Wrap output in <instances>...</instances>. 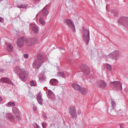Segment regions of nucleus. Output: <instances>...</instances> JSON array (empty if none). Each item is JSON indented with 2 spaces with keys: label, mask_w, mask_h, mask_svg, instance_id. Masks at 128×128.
I'll return each mask as SVG.
<instances>
[{
  "label": "nucleus",
  "mask_w": 128,
  "mask_h": 128,
  "mask_svg": "<svg viewBox=\"0 0 128 128\" xmlns=\"http://www.w3.org/2000/svg\"><path fill=\"white\" fill-rule=\"evenodd\" d=\"M30 83L32 86H36V84H34V81H31Z\"/></svg>",
  "instance_id": "nucleus-32"
},
{
  "label": "nucleus",
  "mask_w": 128,
  "mask_h": 128,
  "mask_svg": "<svg viewBox=\"0 0 128 128\" xmlns=\"http://www.w3.org/2000/svg\"><path fill=\"white\" fill-rule=\"evenodd\" d=\"M58 76H60V78H64L66 76L64 75V73L63 72H59L58 74Z\"/></svg>",
  "instance_id": "nucleus-25"
},
{
  "label": "nucleus",
  "mask_w": 128,
  "mask_h": 128,
  "mask_svg": "<svg viewBox=\"0 0 128 128\" xmlns=\"http://www.w3.org/2000/svg\"><path fill=\"white\" fill-rule=\"evenodd\" d=\"M33 126H34V128H38V125L36 123H34Z\"/></svg>",
  "instance_id": "nucleus-33"
},
{
  "label": "nucleus",
  "mask_w": 128,
  "mask_h": 128,
  "mask_svg": "<svg viewBox=\"0 0 128 128\" xmlns=\"http://www.w3.org/2000/svg\"><path fill=\"white\" fill-rule=\"evenodd\" d=\"M112 108H116V102L114 100H112Z\"/></svg>",
  "instance_id": "nucleus-29"
},
{
  "label": "nucleus",
  "mask_w": 128,
  "mask_h": 128,
  "mask_svg": "<svg viewBox=\"0 0 128 128\" xmlns=\"http://www.w3.org/2000/svg\"><path fill=\"white\" fill-rule=\"evenodd\" d=\"M0 22H4V19L0 17Z\"/></svg>",
  "instance_id": "nucleus-35"
},
{
  "label": "nucleus",
  "mask_w": 128,
  "mask_h": 128,
  "mask_svg": "<svg viewBox=\"0 0 128 128\" xmlns=\"http://www.w3.org/2000/svg\"><path fill=\"white\" fill-rule=\"evenodd\" d=\"M2 102V97H0V102Z\"/></svg>",
  "instance_id": "nucleus-39"
},
{
  "label": "nucleus",
  "mask_w": 128,
  "mask_h": 128,
  "mask_svg": "<svg viewBox=\"0 0 128 128\" xmlns=\"http://www.w3.org/2000/svg\"><path fill=\"white\" fill-rule=\"evenodd\" d=\"M72 86L74 88V90H77L78 92H80V88H82V86H80L78 85L76 83L72 84Z\"/></svg>",
  "instance_id": "nucleus-16"
},
{
  "label": "nucleus",
  "mask_w": 128,
  "mask_h": 128,
  "mask_svg": "<svg viewBox=\"0 0 128 128\" xmlns=\"http://www.w3.org/2000/svg\"><path fill=\"white\" fill-rule=\"evenodd\" d=\"M96 86L98 88H104L106 86L107 84L104 81L102 80L99 81L97 83Z\"/></svg>",
  "instance_id": "nucleus-11"
},
{
  "label": "nucleus",
  "mask_w": 128,
  "mask_h": 128,
  "mask_svg": "<svg viewBox=\"0 0 128 128\" xmlns=\"http://www.w3.org/2000/svg\"><path fill=\"white\" fill-rule=\"evenodd\" d=\"M118 22L120 24H126V22H128V17H120Z\"/></svg>",
  "instance_id": "nucleus-14"
},
{
  "label": "nucleus",
  "mask_w": 128,
  "mask_h": 128,
  "mask_svg": "<svg viewBox=\"0 0 128 128\" xmlns=\"http://www.w3.org/2000/svg\"><path fill=\"white\" fill-rule=\"evenodd\" d=\"M24 58H28V54H24Z\"/></svg>",
  "instance_id": "nucleus-34"
},
{
  "label": "nucleus",
  "mask_w": 128,
  "mask_h": 128,
  "mask_svg": "<svg viewBox=\"0 0 128 128\" xmlns=\"http://www.w3.org/2000/svg\"><path fill=\"white\" fill-rule=\"evenodd\" d=\"M42 14L44 16H48V9H46V8H44L42 10Z\"/></svg>",
  "instance_id": "nucleus-21"
},
{
  "label": "nucleus",
  "mask_w": 128,
  "mask_h": 128,
  "mask_svg": "<svg viewBox=\"0 0 128 128\" xmlns=\"http://www.w3.org/2000/svg\"><path fill=\"white\" fill-rule=\"evenodd\" d=\"M2 0H0V2H2Z\"/></svg>",
  "instance_id": "nucleus-40"
},
{
  "label": "nucleus",
  "mask_w": 128,
  "mask_h": 128,
  "mask_svg": "<svg viewBox=\"0 0 128 128\" xmlns=\"http://www.w3.org/2000/svg\"><path fill=\"white\" fill-rule=\"evenodd\" d=\"M8 105L10 106H16V104H14V102H8Z\"/></svg>",
  "instance_id": "nucleus-28"
},
{
  "label": "nucleus",
  "mask_w": 128,
  "mask_h": 128,
  "mask_svg": "<svg viewBox=\"0 0 128 128\" xmlns=\"http://www.w3.org/2000/svg\"><path fill=\"white\" fill-rule=\"evenodd\" d=\"M106 67L107 70H108L109 72H110L112 70V66H110V64H107L106 65Z\"/></svg>",
  "instance_id": "nucleus-26"
},
{
  "label": "nucleus",
  "mask_w": 128,
  "mask_h": 128,
  "mask_svg": "<svg viewBox=\"0 0 128 128\" xmlns=\"http://www.w3.org/2000/svg\"><path fill=\"white\" fill-rule=\"evenodd\" d=\"M0 82H6V84H14V83H12V81L10 80V79L6 78H1Z\"/></svg>",
  "instance_id": "nucleus-15"
},
{
  "label": "nucleus",
  "mask_w": 128,
  "mask_h": 128,
  "mask_svg": "<svg viewBox=\"0 0 128 128\" xmlns=\"http://www.w3.org/2000/svg\"><path fill=\"white\" fill-rule=\"evenodd\" d=\"M8 118H9V120H14V117L12 116V114H8Z\"/></svg>",
  "instance_id": "nucleus-27"
},
{
  "label": "nucleus",
  "mask_w": 128,
  "mask_h": 128,
  "mask_svg": "<svg viewBox=\"0 0 128 128\" xmlns=\"http://www.w3.org/2000/svg\"><path fill=\"white\" fill-rule=\"evenodd\" d=\"M69 114L72 118H76L78 114L76 113V110L74 106H70L68 108Z\"/></svg>",
  "instance_id": "nucleus-7"
},
{
  "label": "nucleus",
  "mask_w": 128,
  "mask_h": 128,
  "mask_svg": "<svg viewBox=\"0 0 128 128\" xmlns=\"http://www.w3.org/2000/svg\"><path fill=\"white\" fill-rule=\"evenodd\" d=\"M48 72V70H46V68H44V72Z\"/></svg>",
  "instance_id": "nucleus-36"
},
{
  "label": "nucleus",
  "mask_w": 128,
  "mask_h": 128,
  "mask_svg": "<svg viewBox=\"0 0 128 128\" xmlns=\"http://www.w3.org/2000/svg\"><path fill=\"white\" fill-rule=\"evenodd\" d=\"M6 49L8 52H12L14 50V46H12V45L9 44L7 45Z\"/></svg>",
  "instance_id": "nucleus-18"
},
{
  "label": "nucleus",
  "mask_w": 128,
  "mask_h": 128,
  "mask_svg": "<svg viewBox=\"0 0 128 128\" xmlns=\"http://www.w3.org/2000/svg\"><path fill=\"white\" fill-rule=\"evenodd\" d=\"M32 30L34 34H38V27L36 26H33Z\"/></svg>",
  "instance_id": "nucleus-24"
},
{
  "label": "nucleus",
  "mask_w": 128,
  "mask_h": 128,
  "mask_svg": "<svg viewBox=\"0 0 128 128\" xmlns=\"http://www.w3.org/2000/svg\"><path fill=\"white\" fill-rule=\"evenodd\" d=\"M79 92H80L83 96H86L88 92V88H86L81 87L80 90H79Z\"/></svg>",
  "instance_id": "nucleus-13"
},
{
  "label": "nucleus",
  "mask_w": 128,
  "mask_h": 128,
  "mask_svg": "<svg viewBox=\"0 0 128 128\" xmlns=\"http://www.w3.org/2000/svg\"><path fill=\"white\" fill-rule=\"evenodd\" d=\"M42 126L43 128H46V122H42Z\"/></svg>",
  "instance_id": "nucleus-31"
},
{
  "label": "nucleus",
  "mask_w": 128,
  "mask_h": 128,
  "mask_svg": "<svg viewBox=\"0 0 128 128\" xmlns=\"http://www.w3.org/2000/svg\"><path fill=\"white\" fill-rule=\"evenodd\" d=\"M0 72H4V69L0 68Z\"/></svg>",
  "instance_id": "nucleus-38"
},
{
  "label": "nucleus",
  "mask_w": 128,
  "mask_h": 128,
  "mask_svg": "<svg viewBox=\"0 0 128 128\" xmlns=\"http://www.w3.org/2000/svg\"><path fill=\"white\" fill-rule=\"evenodd\" d=\"M36 42H38V40L36 38H32L30 40H28L27 44L34 46V44H36Z\"/></svg>",
  "instance_id": "nucleus-12"
},
{
  "label": "nucleus",
  "mask_w": 128,
  "mask_h": 128,
  "mask_svg": "<svg viewBox=\"0 0 128 128\" xmlns=\"http://www.w3.org/2000/svg\"><path fill=\"white\" fill-rule=\"evenodd\" d=\"M82 38L86 44L90 42V30H88L85 29L83 30Z\"/></svg>",
  "instance_id": "nucleus-5"
},
{
  "label": "nucleus",
  "mask_w": 128,
  "mask_h": 128,
  "mask_svg": "<svg viewBox=\"0 0 128 128\" xmlns=\"http://www.w3.org/2000/svg\"><path fill=\"white\" fill-rule=\"evenodd\" d=\"M58 82V80H56V79H52L50 80V83L51 84H52V86H56V82Z\"/></svg>",
  "instance_id": "nucleus-22"
},
{
  "label": "nucleus",
  "mask_w": 128,
  "mask_h": 128,
  "mask_svg": "<svg viewBox=\"0 0 128 128\" xmlns=\"http://www.w3.org/2000/svg\"><path fill=\"white\" fill-rule=\"evenodd\" d=\"M37 100L40 104L42 105V93L40 92L37 96Z\"/></svg>",
  "instance_id": "nucleus-17"
},
{
  "label": "nucleus",
  "mask_w": 128,
  "mask_h": 128,
  "mask_svg": "<svg viewBox=\"0 0 128 128\" xmlns=\"http://www.w3.org/2000/svg\"><path fill=\"white\" fill-rule=\"evenodd\" d=\"M39 22L40 24H42V26H44L46 24V20H44L42 18H40L39 19Z\"/></svg>",
  "instance_id": "nucleus-20"
},
{
  "label": "nucleus",
  "mask_w": 128,
  "mask_h": 128,
  "mask_svg": "<svg viewBox=\"0 0 128 128\" xmlns=\"http://www.w3.org/2000/svg\"><path fill=\"white\" fill-rule=\"evenodd\" d=\"M38 110V108H36V107L33 108V110H34V112H36V110Z\"/></svg>",
  "instance_id": "nucleus-37"
},
{
  "label": "nucleus",
  "mask_w": 128,
  "mask_h": 128,
  "mask_svg": "<svg viewBox=\"0 0 128 128\" xmlns=\"http://www.w3.org/2000/svg\"><path fill=\"white\" fill-rule=\"evenodd\" d=\"M44 57L41 55H38V59L35 60L33 62V66L34 68H37L38 70L42 66V60Z\"/></svg>",
  "instance_id": "nucleus-1"
},
{
  "label": "nucleus",
  "mask_w": 128,
  "mask_h": 128,
  "mask_svg": "<svg viewBox=\"0 0 128 128\" xmlns=\"http://www.w3.org/2000/svg\"><path fill=\"white\" fill-rule=\"evenodd\" d=\"M64 22L67 24L68 26L73 32H76V27L74 26V24L72 20L69 19H66L64 20Z\"/></svg>",
  "instance_id": "nucleus-3"
},
{
  "label": "nucleus",
  "mask_w": 128,
  "mask_h": 128,
  "mask_svg": "<svg viewBox=\"0 0 128 128\" xmlns=\"http://www.w3.org/2000/svg\"><path fill=\"white\" fill-rule=\"evenodd\" d=\"M52 94H53V92L52 90H48V96H52Z\"/></svg>",
  "instance_id": "nucleus-30"
},
{
  "label": "nucleus",
  "mask_w": 128,
  "mask_h": 128,
  "mask_svg": "<svg viewBox=\"0 0 128 128\" xmlns=\"http://www.w3.org/2000/svg\"><path fill=\"white\" fill-rule=\"evenodd\" d=\"M110 86L116 88V90H122V82L120 81L111 82L110 83Z\"/></svg>",
  "instance_id": "nucleus-2"
},
{
  "label": "nucleus",
  "mask_w": 128,
  "mask_h": 128,
  "mask_svg": "<svg viewBox=\"0 0 128 128\" xmlns=\"http://www.w3.org/2000/svg\"><path fill=\"white\" fill-rule=\"evenodd\" d=\"M17 7L19 8H28V4L18 5Z\"/></svg>",
  "instance_id": "nucleus-23"
},
{
  "label": "nucleus",
  "mask_w": 128,
  "mask_h": 128,
  "mask_svg": "<svg viewBox=\"0 0 128 128\" xmlns=\"http://www.w3.org/2000/svg\"><path fill=\"white\" fill-rule=\"evenodd\" d=\"M24 42L28 44V38L26 37L23 36L18 38L17 41V46L18 48H22Z\"/></svg>",
  "instance_id": "nucleus-6"
},
{
  "label": "nucleus",
  "mask_w": 128,
  "mask_h": 128,
  "mask_svg": "<svg viewBox=\"0 0 128 128\" xmlns=\"http://www.w3.org/2000/svg\"><path fill=\"white\" fill-rule=\"evenodd\" d=\"M110 58L113 60H118L120 58V53L118 52H113L109 54Z\"/></svg>",
  "instance_id": "nucleus-9"
},
{
  "label": "nucleus",
  "mask_w": 128,
  "mask_h": 128,
  "mask_svg": "<svg viewBox=\"0 0 128 128\" xmlns=\"http://www.w3.org/2000/svg\"><path fill=\"white\" fill-rule=\"evenodd\" d=\"M28 76V72L26 71L24 69L21 68L20 72H19V76L20 78L23 81L26 80Z\"/></svg>",
  "instance_id": "nucleus-4"
},
{
  "label": "nucleus",
  "mask_w": 128,
  "mask_h": 128,
  "mask_svg": "<svg viewBox=\"0 0 128 128\" xmlns=\"http://www.w3.org/2000/svg\"><path fill=\"white\" fill-rule=\"evenodd\" d=\"M80 70L86 74H90V70L86 65H82L80 67Z\"/></svg>",
  "instance_id": "nucleus-8"
},
{
  "label": "nucleus",
  "mask_w": 128,
  "mask_h": 128,
  "mask_svg": "<svg viewBox=\"0 0 128 128\" xmlns=\"http://www.w3.org/2000/svg\"><path fill=\"white\" fill-rule=\"evenodd\" d=\"M22 70V68H20V67H18V66H16L14 68V72L16 74H18V72L20 73V70Z\"/></svg>",
  "instance_id": "nucleus-19"
},
{
  "label": "nucleus",
  "mask_w": 128,
  "mask_h": 128,
  "mask_svg": "<svg viewBox=\"0 0 128 128\" xmlns=\"http://www.w3.org/2000/svg\"><path fill=\"white\" fill-rule=\"evenodd\" d=\"M13 114H14L15 117H16V120H20V110L18 108L14 107L12 108Z\"/></svg>",
  "instance_id": "nucleus-10"
}]
</instances>
